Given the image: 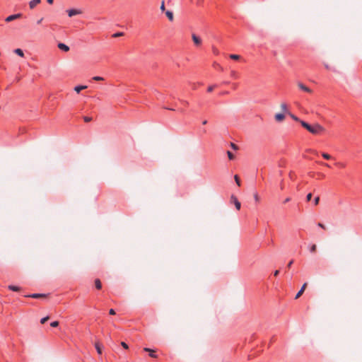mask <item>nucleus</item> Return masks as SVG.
I'll use <instances>...</instances> for the list:
<instances>
[{"label": "nucleus", "instance_id": "obj_1", "mask_svg": "<svg viewBox=\"0 0 362 362\" xmlns=\"http://www.w3.org/2000/svg\"><path fill=\"white\" fill-rule=\"evenodd\" d=\"M308 132L313 134L317 135L321 134L325 132V129L318 123H315L313 125L310 126Z\"/></svg>", "mask_w": 362, "mask_h": 362}, {"label": "nucleus", "instance_id": "obj_2", "mask_svg": "<svg viewBox=\"0 0 362 362\" xmlns=\"http://www.w3.org/2000/svg\"><path fill=\"white\" fill-rule=\"evenodd\" d=\"M230 202H233L237 210H240L241 207L240 202L238 200L237 197L235 195H231Z\"/></svg>", "mask_w": 362, "mask_h": 362}, {"label": "nucleus", "instance_id": "obj_3", "mask_svg": "<svg viewBox=\"0 0 362 362\" xmlns=\"http://www.w3.org/2000/svg\"><path fill=\"white\" fill-rule=\"evenodd\" d=\"M21 16H22V14H21V13H16V14L11 15V16H8V17L5 19V21H6V22H11V21H13V20H16V19L20 18Z\"/></svg>", "mask_w": 362, "mask_h": 362}, {"label": "nucleus", "instance_id": "obj_4", "mask_svg": "<svg viewBox=\"0 0 362 362\" xmlns=\"http://www.w3.org/2000/svg\"><path fill=\"white\" fill-rule=\"evenodd\" d=\"M66 12L68 13V15L69 17H72L74 16L78 15V14L81 13V10L74 9V8L67 10Z\"/></svg>", "mask_w": 362, "mask_h": 362}, {"label": "nucleus", "instance_id": "obj_5", "mask_svg": "<svg viewBox=\"0 0 362 362\" xmlns=\"http://www.w3.org/2000/svg\"><path fill=\"white\" fill-rule=\"evenodd\" d=\"M192 40L196 46H199L202 44V40L195 34L192 35Z\"/></svg>", "mask_w": 362, "mask_h": 362}, {"label": "nucleus", "instance_id": "obj_6", "mask_svg": "<svg viewBox=\"0 0 362 362\" xmlns=\"http://www.w3.org/2000/svg\"><path fill=\"white\" fill-rule=\"evenodd\" d=\"M298 86L299 87V88L305 92H307V93H311L312 90L310 88H308V86H306L305 85H304L303 83H298Z\"/></svg>", "mask_w": 362, "mask_h": 362}, {"label": "nucleus", "instance_id": "obj_7", "mask_svg": "<svg viewBox=\"0 0 362 362\" xmlns=\"http://www.w3.org/2000/svg\"><path fill=\"white\" fill-rule=\"evenodd\" d=\"M57 46L64 52H68L69 50V47L62 42L59 43Z\"/></svg>", "mask_w": 362, "mask_h": 362}, {"label": "nucleus", "instance_id": "obj_8", "mask_svg": "<svg viewBox=\"0 0 362 362\" xmlns=\"http://www.w3.org/2000/svg\"><path fill=\"white\" fill-rule=\"evenodd\" d=\"M40 2L41 0H32L29 2V6L31 9H33Z\"/></svg>", "mask_w": 362, "mask_h": 362}, {"label": "nucleus", "instance_id": "obj_9", "mask_svg": "<svg viewBox=\"0 0 362 362\" xmlns=\"http://www.w3.org/2000/svg\"><path fill=\"white\" fill-rule=\"evenodd\" d=\"M25 296L28 297V298H41V297H45V294L33 293V294L27 295V296Z\"/></svg>", "mask_w": 362, "mask_h": 362}, {"label": "nucleus", "instance_id": "obj_10", "mask_svg": "<svg viewBox=\"0 0 362 362\" xmlns=\"http://www.w3.org/2000/svg\"><path fill=\"white\" fill-rule=\"evenodd\" d=\"M274 117L277 122H281L284 119L285 115L284 113H277L275 115Z\"/></svg>", "mask_w": 362, "mask_h": 362}, {"label": "nucleus", "instance_id": "obj_11", "mask_svg": "<svg viewBox=\"0 0 362 362\" xmlns=\"http://www.w3.org/2000/svg\"><path fill=\"white\" fill-rule=\"evenodd\" d=\"M306 286H307V283H305L303 285V286L301 287L300 290L296 295V297H295L296 299L298 298L303 294V293L305 291V288Z\"/></svg>", "mask_w": 362, "mask_h": 362}, {"label": "nucleus", "instance_id": "obj_12", "mask_svg": "<svg viewBox=\"0 0 362 362\" xmlns=\"http://www.w3.org/2000/svg\"><path fill=\"white\" fill-rule=\"evenodd\" d=\"M144 351L149 352V356L152 358H157L158 356L154 353V351L149 348H144Z\"/></svg>", "mask_w": 362, "mask_h": 362}, {"label": "nucleus", "instance_id": "obj_13", "mask_svg": "<svg viewBox=\"0 0 362 362\" xmlns=\"http://www.w3.org/2000/svg\"><path fill=\"white\" fill-rule=\"evenodd\" d=\"M165 15H166V16L168 17V18L169 19L170 21H173L174 20V16H173V11H167L165 12Z\"/></svg>", "mask_w": 362, "mask_h": 362}, {"label": "nucleus", "instance_id": "obj_14", "mask_svg": "<svg viewBox=\"0 0 362 362\" xmlns=\"http://www.w3.org/2000/svg\"><path fill=\"white\" fill-rule=\"evenodd\" d=\"M95 349L97 351V353L98 354H100V355L102 354V348H101V345H100V344L99 342H96L95 344Z\"/></svg>", "mask_w": 362, "mask_h": 362}, {"label": "nucleus", "instance_id": "obj_15", "mask_svg": "<svg viewBox=\"0 0 362 362\" xmlns=\"http://www.w3.org/2000/svg\"><path fill=\"white\" fill-rule=\"evenodd\" d=\"M299 122L300 123L301 126L303 127H304L305 129H306L308 131V129H310V124H308V122L303 121V120H300Z\"/></svg>", "mask_w": 362, "mask_h": 362}, {"label": "nucleus", "instance_id": "obj_16", "mask_svg": "<svg viewBox=\"0 0 362 362\" xmlns=\"http://www.w3.org/2000/svg\"><path fill=\"white\" fill-rule=\"evenodd\" d=\"M299 122L300 123L301 126L303 127H304L305 129H306L308 131V129H310V124H308V122L303 121V120H300Z\"/></svg>", "mask_w": 362, "mask_h": 362}, {"label": "nucleus", "instance_id": "obj_17", "mask_svg": "<svg viewBox=\"0 0 362 362\" xmlns=\"http://www.w3.org/2000/svg\"><path fill=\"white\" fill-rule=\"evenodd\" d=\"M87 88L86 86H77L74 88V90L79 93L81 90L86 89Z\"/></svg>", "mask_w": 362, "mask_h": 362}, {"label": "nucleus", "instance_id": "obj_18", "mask_svg": "<svg viewBox=\"0 0 362 362\" xmlns=\"http://www.w3.org/2000/svg\"><path fill=\"white\" fill-rule=\"evenodd\" d=\"M281 110H282V111H283V113H284H284H287V114L288 115V112H288V110L287 105H286V103H282V104L281 105Z\"/></svg>", "mask_w": 362, "mask_h": 362}, {"label": "nucleus", "instance_id": "obj_19", "mask_svg": "<svg viewBox=\"0 0 362 362\" xmlns=\"http://www.w3.org/2000/svg\"><path fill=\"white\" fill-rule=\"evenodd\" d=\"M8 289L11 290V291H20V287L17 286H13V285H9L8 286Z\"/></svg>", "mask_w": 362, "mask_h": 362}, {"label": "nucleus", "instance_id": "obj_20", "mask_svg": "<svg viewBox=\"0 0 362 362\" xmlns=\"http://www.w3.org/2000/svg\"><path fill=\"white\" fill-rule=\"evenodd\" d=\"M95 288L97 289H100L102 288V284H101L100 279H98L95 280Z\"/></svg>", "mask_w": 362, "mask_h": 362}, {"label": "nucleus", "instance_id": "obj_21", "mask_svg": "<svg viewBox=\"0 0 362 362\" xmlns=\"http://www.w3.org/2000/svg\"><path fill=\"white\" fill-rule=\"evenodd\" d=\"M14 52H15L16 54H18V56H20V57H23V56H24L23 52V50H22L21 49H19V48L16 49L14 50Z\"/></svg>", "mask_w": 362, "mask_h": 362}, {"label": "nucleus", "instance_id": "obj_22", "mask_svg": "<svg viewBox=\"0 0 362 362\" xmlns=\"http://www.w3.org/2000/svg\"><path fill=\"white\" fill-rule=\"evenodd\" d=\"M322 156L326 160H330L332 158L329 154L327 153H322Z\"/></svg>", "mask_w": 362, "mask_h": 362}, {"label": "nucleus", "instance_id": "obj_23", "mask_svg": "<svg viewBox=\"0 0 362 362\" xmlns=\"http://www.w3.org/2000/svg\"><path fill=\"white\" fill-rule=\"evenodd\" d=\"M230 58L231 59H234V60H238L240 59V55H238V54H230Z\"/></svg>", "mask_w": 362, "mask_h": 362}, {"label": "nucleus", "instance_id": "obj_24", "mask_svg": "<svg viewBox=\"0 0 362 362\" xmlns=\"http://www.w3.org/2000/svg\"><path fill=\"white\" fill-rule=\"evenodd\" d=\"M288 115H290V117L295 121L296 122H300V119L296 117V115H294L293 114L291 113V112H288Z\"/></svg>", "mask_w": 362, "mask_h": 362}, {"label": "nucleus", "instance_id": "obj_25", "mask_svg": "<svg viewBox=\"0 0 362 362\" xmlns=\"http://www.w3.org/2000/svg\"><path fill=\"white\" fill-rule=\"evenodd\" d=\"M316 249H317V246H316V245L313 244V245H310V252H312V253L315 252Z\"/></svg>", "mask_w": 362, "mask_h": 362}, {"label": "nucleus", "instance_id": "obj_26", "mask_svg": "<svg viewBox=\"0 0 362 362\" xmlns=\"http://www.w3.org/2000/svg\"><path fill=\"white\" fill-rule=\"evenodd\" d=\"M234 179H235V181L236 184H237L238 186H240V179H239L238 175H235L234 176Z\"/></svg>", "mask_w": 362, "mask_h": 362}, {"label": "nucleus", "instance_id": "obj_27", "mask_svg": "<svg viewBox=\"0 0 362 362\" xmlns=\"http://www.w3.org/2000/svg\"><path fill=\"white\" fill-rule=\"evenodd\" d=\"M227 154H228V158L230 160H233L234 159V155L229 151H227Z\"/></svg>", "mask_w": 362, "mask_h": 362}, {"label": "nucleus", "instance_id": "obj_28", "mask_svg": "<svg viewBox=\"0 0 362 362\" xmlns=\"http://www.w3.org/2000/svg\"><path fill=\"white\" fill-rule=\"evenodd\" d=\"M124 35V33H122V32H119V33H116L115 34L112 35V37H120V36H122Z\"/></svg>", "mask_w": 362, "mask_h": 362}, {"label": "nucleus", "instance_id": "obj_29", "mask_svg": "<svg viewBox=\"0 0 362 362\" xmlns=\"http://www.w3.org/2000/svg\"><path fill=\"white\" fill-rule=\"evenodd\" d=\"M230 76H231V77H233L234 78H238V74L235 71H231Z\"/></svg>", "mask_w": 362, "mask_h": 362}, {"label": "nucleus", "instance_id": "obj_30", "mask_svg": "<svg viewBox=\"0 0 362 362\" xmlns=\"http://www.w3.org/2000/svg\"><path fill=\"white\" fill-rule=\"evenodd\" d=\"M83 120L85 122H89L92 120V117H88V116H85V117H83Z\"/></svg>", "mask_w": 362, "mask_h": 362}, {"label": "nucleus", "instance_id": "obj_31", "mask_svg": "<svg viewBox=\"0 0 362 362\" xmlns=\"http://www.w3.org/2000/svg\"><path fill=\"white\" fill-rule=\"evenodd\" d=\"M58 325H59L58 321H54V322H51V324H50V326L52 327H58Z\"/></svg>", "mask_w": 362, "mask_h": 362}, {"label": "nucleus", "instance_id": "obj_32", "mask_svg": "<svg viewBox=\"0 0 362 362\" xmlns=\"http://www.w3.org/2000/svg\"><path fill=\"white\" fill-rule=\"evenodd\" d=\"M93 80H94V81H103L104 78L103 77H101V76H94L93 78Z\"/></svg>", "mask_w": 362, "mask_h": 362}, {"label": "nucleus", "instance_id": "obj_33", "mask_svg": "<svg viewBox=\"0 0 362 362\" xmlns=\"http://www.w3.org/2000/svg\"><path fill=\"white\" fill-rule=\"evenodd\" d=\"M48 319H49V317H48V316L45 317H43V318H42V319L40 320V322H41L42 324H44L45 322H47V321L48 320Z\"/></svg>", "mask_w": 362, "mask_h": 362}, {"label": "nucleus", "instance_id": "obj_34", "mask_svg": "<svg viewBox=\"0 0 362 362\" xmlns=\"http://www.w3.org/2000/svg\"><path fill=\"white\" fill-rule=\"evenodd\" d=\"M216 85H213V86H210L208 87L207 88V91L208 92H211L213 91L214 88H215Z\"/></svg>", "mask_w": 362, "mask_h": 362}, {"label": "nucleus", "instance_id": "obj_35", "mask_svg": "<svg viewBox=\"0 0 362 362\" xmlns=\"http://www.w3.org/2000/svg\"><path fill=\"white\" fill-rule=\"evenodd\" d=\"M121 345H122V346L124 349H127L129 348V346H128L127 344H126V343H125V342H124V341H122V342H121Z\"/></svg>", "mask_w": 362, "mask_h": 362}, {"label": "nucleus", "instance_id": "obj_36", "mask_svg": "<svg viewBox=\"0 0 362 362\" xmlns=\"http://www.w3.org/2000/svg\"><path fill=\"white\" fill-rule=\"evenodd\" d=\"M319 201H320V197H315L314 199V204L317 205L319 203Z\"/></svg>", "mask_w": 362, "mask_h": 362}, {"label": "nucleus", "instance_id": "obj_37", "mask_svg": "<svg viewBox=\"0 0 362 362\" xmlns=\"http://www.w3.org/2000/svg\"><path fill=\"white\" fill-rule=\"evenodd\" d=\"M230 146L234 150H237L238 149V146L236 144H235L234 143H230Z\"/></svg>", "mask_w": 362, "mask_h": 362}, {"label": "nucleus", "instance_id": "obj_38", "mask_svg": "<svg viewBox=\"0 0 362 362\" xmlns=\"http://www.w3.org/2000/svg\"><path fill=\"white\" fill-rule=\"evenodd\" d=\"M311 198H312V194L311 193L308 194L307 197H306L307 201L310 202L311 200Z\"/></svg>", "mask_w": 362, "mask_h": 362}, {"label": "nucleus", "instance_id": "obj_39", "mask_svg": "<svg viewBox=\"0 0 362 362\" xmlns=\"http://www.w3.org/2000/svg\"><path fill=\"white\" fill-rule=\"evenodd\" d=\"M254 198H255V200L257 202H259V196H258V194H257V193H256V194H255V195H254Z\"/></svg>", "mask_w": 362, "mask_h": 362}, {"label": "nucleus", "instance_id": "obj_40", "mask_svg": "<svg viewBox=\"0 0 362 362\" xmlns=\"http://www.w3.org/2000/svg\"><path fill=\"white\" fill-rule=\"evenodd\" d=\"M165 4H164V1L162 2L161 4V6H160V10L161 11H165Z\"/></svg>", "mask_w": 362, "mask_h": 362}, {"label": "nucleus", "instance_id": "obj_41", "mask_svg": "<svg viewBox=\"0 0 362 362\" xmlns=\"http://www.w3.org/2000/svg\"><path fill=\"white\" fill-rule=\"evenodd\" d=\"M318 163H319V164H321V165H325V166H326V167H328V168H329V167H330V165H329L328 163H326L318 162Z\"/></svg>", "mask_w": 362, "mask_h": 362}, {"label": "nucleus", "instance_id": "obj_42", "mask_svg": "<svg viewBox=\"0 0 362 362\" xmlns=\"http://www.w3.org/2000/svg\"><path fill=\"white\" fill-rule=\"evenodd\" d=\"M109 313L110 315H115V311L114 309L111 308L110 310H109Z\"/></svg>", "mask_w": 362, "mask_h": 362}, {"label": "nucleus", "instance_id": "obj_43", "mask_svg": "<svg viewBox=\"0 0 362 362\" xmlns=\"http://www.w3.org/2000/svg\"><path fill=\"white\" fill-rule=\"evenodd\" d=\"M317 226H318L319 227H320V228H323V229H325V228H325V225H324V224H322V223H317Z\"/></svg>", "mask_w": 362, "mask_h": 362}, {"label": "nucleus", "instance_id": "obj_44", "mask_svg": "<svg viewBox=\"0 0 362 362\" xmlns=\"http://www.w3.org/2000/svg\"><path fill=\"white\" fill-rule=\"evenodd\" d=\"M293 259H291V260L288 262V265H287V267H288V268H290V267H291V265L293 264Z\"/></svg>", "mask_w": 362, "mask_h": 362}, {"label": "nucleus", "instance_id": "obj_45", "mask_svg": "<svg viewBox=\"0 0 362 362\" xmlns=\"http://www.w3.org/2000/svg\"><path fill=\"white\" fill-rule=\"evenodd\" d=\"M337 165L341 168H344V163H337Z\"/></svg>", "mask_w": 362, "mask_h": 362}, {"label": "nucleus", "instance_id": "obj_46", "mask_svg": "<svg viewBox=\"0 0 362 362\" xmlns=\"http://www.w3.org/2000/svg\"><path fill=\"white\" fill-rule=\"evenodd\" d=\"M279 270H276V271L274 272V275L275 276H278V275H279Z\"/></svg>", "mask_w": 362, "mask_h": 362}, {"label": "nucleus", "instance_id": "obj_47", "mask_svg": "<svg viewBox=\"0 0 362 362\" xmlns=\"http://www.w3.org/2000/svg\"><path fill=\"white\" fill-rule=\"evenodd\" d=\"M290 201H291V198L288 197V198H286V199L284 200V203H287V202H290Z\"/></svg>", "mask_w": 362, "mask_h": 362}, {"label": "nucleus", "instance_id": "obj_48", "mask_svg": "<svg viewBox=\"0 0 362 362\" xmlns=\"http://www.w3.org/2000/svg\"><path fill=\"white\" fill-rule=\"evenodd\" d=\"M181 103L185 105H188V102L187 101H185V100H181Z\"/></svg>", "mask_w": 362, "mask_h": 362}, {"label": "nucleus", "instance_id": "obj_49", "mask_svg": "<svg viewBox=\"0 0 362 362\" xmlns=\"http://www.w3.org/2000/svg\"><path fill=\"white\" fill-rule=\"evenodd\" d=\"M42 20H43V18H40V20H38V21H37V24H40V23H42Z\"/></svg>", "mask_w": 362, "mask_h": 362}, {"label": "nucleus", "instance_id": "obj_50", "mask_svg": "<svg viewBox=\"0 0 362 362\" xmlns=\"http://www.w3.org/2000/svg\"><path fill=\"white\" fill-rule=\"evenodd\" d=\"M310 151H311L312 153H313L314 154H315V155H317V154H318V153H317L316 151L310 150Z\"/></svg>", "mask_w": 362, "mask_h": 362}, {"label": "nucleus", "instance_id": "obj_51", "mask_svg": "<svg viewBox=\"0 0 362 362\" xmlns=\"http://www.w3.org/2000/svg\"><path fill=\"white\" fill-rule=\"evenodd\" d=\"M53 1H54V0H47V3L49 4H52Z\"/></svg>", "mask_w": 362, "mask_h": 362}, {"label": "nucleus", "instance_id": "obj_52", "mask_svg": "<svg viewBox=\"0 0 362 362\" xmlns=\"http://www.w3.org/2000/svg\"><path fill=\"white\" fill-rule=\"evenodd\" d=\"M206 123H207V120H204V121L202 122V124H203L204 125V124H206Z\"/></svg>", "mask_w": 362, "mask_h": 362}, {"label": "nucleus", "instance_id": "obj_53", "mask_svg": "<svg viewBox=\"0 0 362 362\" xmlns=\"http://www.w3.org/2000/svg\"><path fill=\"white\" fill-rule=\"evenodd\" d=\"M326 69H329V66L328 65H325Z\"/></svg>", "mask_w": 362, "mask_h": 362}, {"label": "nucleus", "instance_id": "obj_54", "mask_svg": "<svg viewBox=\"0 0 362 362\" xmlns=\"http://www.w3.org/2000/svg\"><path fill=\"white\" fill-rule=\"evenodd\" d=\"M166 109L170 110H175V109L167 107Z\"/></svg>", "mask_w": 362, "mask_h": 362}]
</instances>
